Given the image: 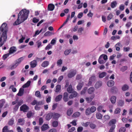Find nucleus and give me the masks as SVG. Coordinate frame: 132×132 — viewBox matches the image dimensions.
<instances>
[{
    "mask_svg": "<svg viewBox=\"0 0 132 132\" xmlns=\"http://www.w3.org/2000/svg\"><path fill=\"white\" fill-rule=\"evenodd\" d=\"M31 81L30 80H28L27 82L22 86V88H26L28 87H29L30 85Z\"/></svg>",
    "mask_w": 132,
    "mask_h": 132,
    "instance_id": "obj_19",
    "label": "nucleus"
},
{
    "mask_svg": "<svg viewBox=\"0 0 132 132\" xmlns=\"http://www.w3.org/2000/svg\"><path fill=\"white\" fill-rule=\"evenodd\" d=\"M7 126H5L3 129V132H7Z\"/></svg>",
    "mask_w": 132,
    "mask_h": 132,
    "instance_id": "obj_64",
    "label": "nucleus"
},
{
    "mask_svg": "<svg viewBox=\"0 0 132 132\" xmlns=\"http://www.w3.org/2000/svg\"><path fill=\"white\" fill-rule=\"evenodd\" d=\"M108 58H99L98 62L101 64L105 63L107 60Z\"/></svg>",
    "mask_w": 132,
    "mask_h": 132,
    "instance_id": "obj_15",
    "label": "nucleus"
},
{
    "mask_svg": "<svg viewBox=\"0 0 132 132\" xmlns=\"http://www.w3.org/2000/svg\"><path fill=\"white\" fill-rule=\"evenodd\" d=\"M102 115L99 113H97L96 114V117L98 119H101L102 117Z\"/></svg>",
    "mask_w": 132,
    "mask_h": 132,
    "instance_id": "obj_34",
    "label": "nucleus"
},
{
    "mask_svg": "<svg viewBox=\"0 0 132 132\" xmlns=\"http://www.w3.org/2000/svg\"><path fill=\"white\" fill-rule=\"evenodd\" d=\"M118 91V89L116 87H114L112 88L111 91L113 93H116Z\"/></svg>",
    "mask_w": 132,
    "mask_h": 132,
    "instance_id": "obj_41",
    "label": "nucleus"
},
{
    "mask_svg": "<svg viewBox=\"0 0 132 132\" xmlns=\"http://www.w3.org/2000/svg\"><path fill=\"white\" fill-rule=\"evenodd\" d=\"M110 116L108 115L104 116L102 119L103 122H104L105 121L108 120L110 119Z\"/></svg>",
    "mask_w": 132,
    "mask_h": 132,
    "instance_id": "obj_24",
    "label": "nucleus"
},
{
    "mask_svg": "<svg viewBox=\"0 0 132 132\" xmlns=\"http://www.w3.org/2000/svg\"><path fill=\"white\" fill-rule=\"evenodd\" d=\"M37 45L38 48H39L41 45L42 42L39 41H38L37 42Z\"/></svg>",
    "mask_w": 132,
    "mask_h": 132,
    "instance_id": "obj_62",
    "label": "nucleus"
},
{
    "mask_svg": "<svg viewBox=\"0 0 132 132\" xmlns=\"http://www.w3.org/2000/svg\"><path fill=\"white\" fill-rule=\"evenodd\" d=\"M52 47L51 45L50 44H49L45 48V50H48Z\"/></svg>",
    "mask_w": 132,
    "mask_h": 132,
    "instance_id": "obj_63",
    "label": "nucleus"
},
{
    "mask_svg": "<svg viewBox=\"0 0 132 132\" xmlns=\"http://www.w3.org/2000/svg\"><path fill=\"white\" fill-rule=\"evenodd\" d=\"M68 94L67 93H65L63 94V99L65 102H67L68 100Z\"/></svg>",
    "mask_w": 132,
    "mask_h": 132,
    "instance_id": "obj_10",
    "label": "nucleus"
},
{
    "mask_svg": "<svg viewBox=\"0 0 132 132\" xmlns=\"http://www.w3.org/2000/svg\"><path fill=\"white\" fill-rule=\"evenodd\" d=\"M24 89L23 88H20L19 90L18 93L17 94L18 95L20 96H21L23 94Z\"/></svg>",
    "mask_w": 132,
    "mask_h": 132,
    "instance_id": "obj_20",
    "label": "nucleus"
},
{
    "mask_svg": "<svg viewBox=\"0 0 132 132\" xmlns=\"http://www.w3.org/2000/svg\"><path fill=\"white\" fill-rule=\"evenodd\" d=\"M91 112L89 108L87 109L86 110L85 113L87 115H89L91 114Z\"/></svg>",
    "mask_w": 132,
    "mask_h": 132,
    "instance_id": "obj_42",
    "label": "nucleus"
},
{
    "mask_svg": "<svg viewBox=\"0 0 132 132\" xmlns=\"http://www.w3.org/2000/svg\"><path fill=\"white\" fill-rule=\"evenodd\" d=\"M54 32L51 33L49 31H47L44 34L45 36H48L51 35H54Z\"/></svg>",
    "mask_w": 132,
    "mask_h": 132,
    "instance_id": "obj_40",
    "label": "nucleus"
},
{
    "mask_svg": "<svg viewBox=\"0 0 132 132\" xmlns=\"http://www.w3.org/2000/svg\"><path fill=\"white\" fill-rule=\"evenodd\" d=\"M87 89V87H84V89L81 91V94H85L86 93Z\"/></svg>",
    "mask_w": 132,
    "mask_h": 132,
    "instance_id": "obj_50",
    "label": "nucleus"
},
{
    "mask_svg": "<svg viewBox=\"0 0 132 132\" xmlns=\"http://www.w3.org/2000/svg\"><path fill=\"white\" fill-rule=\"evenodd\" d=\"M94 97V94H93L91 95L89 97H86L85 98V100L87 103H89L92 101Z\"/></svg>",
    "mask_w": 132,
    "mask_h": 132,
    "instance_id": "obj_5",
    "label": "nucleus"
},
{
    "mask_svg": "<svg viewBox=\"0 0 132 132\" xmlns=\"http://www.w3.org/2000/svg\"><path fill=\"white\" fill-rule=\"evenodd\" d=\"M49 62L46 61L43 62L41 65V66L43 67H45L48 66L49 65Z\"/></svg>",
    "mask_w": 132,
    "mask_h": 132,
    "instance_id": "obj_32",
    "label": "nucleus"
},
{
    "mask_svg": "<svg viewBox=\"0 0 132 132\" xmlns=\"http://www.w3.org/2000/svg\"><path fill=\"white\" fill-rule=\"evenodd\" d=\"M80 113L79 112H77L73 114V117H78L80 115Z\"/></svg>",
    "mask_w": 132,
    "mask_h": 132,
    "instance_id": "obj_45",
    "label": "nucleus"
},
{
    "mask_svg": "<svg viewBox=\"0 0 132 132\" xmlns=\"http://www.w3.org/2000/svg\"><path fill=\"white\" fill-rule=\"evenodd\" d=\"M114 82L112 80L109 81L107 82V85L109 87H111L113 86Z\"/></svg>",
    "mask_w": 132,
    "mask_h": 132,
    "instance_id": "obj_17",
    "label": "nucleus"
},
{
    "mask_svg": "<svg viewBox=\"0 0 132 132\" xmlns=\"http://www.w3.org/2000/svg\"><path fill=\"white\" fill-rule=\"evenodd\" d=\"M35 95L36 96L38 97H41L40 92L39 91H37L36 92Z\"/></svg>",
    "mask_w": 132,
    "mask_h": 132,
    "instance_id": "obj_55",
    "label": "nucleus"
},
{
    "mask_svg": "<svg viewBox=\"0 0 132 132\" xmlns=\"http://www.w3.org/2000/svg\"><path fill=\"white\" fill-rule=\"evenodd\" d=\"M21 72L25 76H27L28 75V70H25L24 68L22 69L21 71Z\"/></svg>",
    "mask_w": 132,
    "mask_h": 132,
    "instance_id": "obj_30",
    "label": "nucleus"
},
{
    "mask_svg": "<svg viewBox=\"0 0 132 132\" xmlns=\"http://www.w3.org/2000/svg\"><path fill=\"white\" fill-rule=\"evenodd\" d=\"M71 93V94L69 96V98L70 99L76 97L78 95L77 93L75 91H73Z\"/></svg>",
    "mask_w": 132,
    "mask_h": 132,
    "instance_id": "obj_8",
    "label": "nucleus"
},
{
    "mask_svg": "<svg viewBox=\"0 0 132 132\" xmlns=\"http://www.w3.org/2000/svg\"><path fill=\"white\" fill-rule=\"evenodd\" d=\"M120 43H118L116 44L115 46V47L116 48V50L117 51H119L120 49V48L119 47L120 46Z\"/></svg>",
    "mask_w": 132,
    "mask_h": 132,
    "instance_id": "obj_46",
    "label": "nucleus"
},
{
    "mask_svg": "<svg viewBox=\"0 0 132 132\" xmlns=\"http://www.w3.org/2000/svg\"><path fill=\"white\" fill-rule=\"evenodd\" d=\"M102 85V82L100 81H98L95 84L94 87L96 89H97L101 87Z\"/></svg>",
    "mask_w": 132,
    "mask_h": 132,
    "instance_id": "obj_7",
    "label": "nucleus"
},
{
    "mask_svg": "<svg viewBox=\"0 0 132 132\" xmlns=\"http://www.w3.org/2000/svg\"><path fill=\"white\" fill-rule=\"evenodd\" d=\"M116 125H113L111 127L109 132H114V130L115 128Z\"/></svg>",
    "mask_w": 132,
    "mask_h": 132,
    "instance_id": "obj_43",
    "label": "nucleus"
},
{
    "mask_svg": "<svg viewBox=\"0 0 132 132\" xmlns=\"http://www.w3.org/2000/svg\"><path fill=\"white\" fill-rule=\"evenodd\" d=\"M18 66V65L15 63V64L12 65L10 68L11 70H13L16 68Z\"/></svg>",
    "mask_w": 132,
    "mask_h": 132,
    "instance_id": "obj_48",
    "label": "nucleus"
},
{
    "mask_svg": "<svg viewBox=\"0 0 132 132\" xmlns=\"http://www.w3.org/2000/svg\"><path fill=\"white\" fill-rule=\"evenodd\" d=\"M116 97L115 96H113L110 99V101L112 103L114 104L116 102Z\"/></svg>",
    "mask_w": 132,
    "mask_h": 132,
    "instance_id": "obj_16",
    "label": "nucleus"
},
{
    "mask_svg": "<svg viewBox=\"0 0 132 132\" xmlns=\"http://www.w3.org/2000/svg\"><path fill=\"white\" fill-rule=\"evenodd\" d=\"M5 102L4 99H2L0 100V108L1 109L3 107Z\"/></svg>",
    "mask_w": 132,
    "mask_h": 132,
    "instance_id": "obj_31",
    "label": "nucleus"
},
{
    "mask_svg": "<svg viewBox=\"0 0 132 132\" xmlns=\"http://www.w3.org/2000/svg\"><path fill=\"white\" fill-rule=\"evenodd\" d=\"M118 104L119 105L122 106L124 104V101L122 100H120L118 102Z\"/></svg>",
    "mask_w": 132,
    "mask_h": 132,
    "instance_id": "obj_53",
    "label": "nucleus"
},
{
    "mask_svg": "<svg viewBox=\"0 0 132 132\" xmlns=\"http://www.w3.org/2000/svg\"><path fill=\"white\" fill-rule=\"evenodd\" d=\"M113 17V15L111 13H110L107 16V19L108 20L111 19Z\"/></svg>",
    "mask_w": 132,
    "mask_h": 132,
    "instance_id": "obj_58",
    "label": "nucleus"
},
{
    "mask_svg": "<svg viewBox=\"0 0 132 132\" xmlns=\"http://www.w3.org/2000/svg\"><path fill=\"white\" fill-rule=\"evenodd\" d=\"M20 110L24 112H26L29 109L28 107L26 105L23 104L20 107Z\"/></svg>",
    "mask_w": 132,
    "mask_h": 132,
    "instance_id": "obj_4",
    "label": "nucleus"
},
{
    "mask_svg": "<svg viewBox=\"0 0 132 132\" xmlns=\"http://www.w3.org/2000/svg\"><path fill=\"white\" fill-rule=\"evenodd\" d=\"M49 128V126L47 124H44L41 127V130L42 131H44Z\"/></svg>",
    "mask_w": 132,
    "mask_h": 132,
    "instance_id": "obj_9",
    "label": "nucleus"
},
{
    "mask_svg": "<svg viewBox=\"0 0 132 132\" xmlns=\"http://www.w3.org/2000/svg\"><path fill=\"white\" fill-rule=\"evenodd\" d=\"M54 7L55 6L53 4H50L48 5L47 9L49 11H52L54 9Z\"/></svg>",
    "mask_w": 132,
    "mask_h": 132,
    "instance_id": "obj_11",
    "label": "nucleus"
},
{
    "mask_svg": "<svg viewBox=\"0 0 132 132\" xmlns=\"http://www.w3.org/2000/svg\"><path fill=\"white\" fill-rule=\"evenodd\" d=\"M83 86L82 83H79L77 87V88L78 90H80Z\"/></svg>",
    "mask_w": 132,
    "mask_h": 132,
    "instance_id": "obj_28",
    "label": "nucleus"
},
{
    "mask_svg": "<svg viewBox=\"0 0 132 132\" xmlns=\"http://www.w3.org/2000/svg\"><path fill=\"white\" fill-rule=\"evenodd\" d=\"M117 4L116 1H114L111 3L110 6L112 8H114L117 6Z\"/></svg>",
    "mask_w": 132,
    "mask_h": 132,
    "instance_id": "obj_35",
    "label": "nucleus"
},
{
    "mask_svg": "<svg viewBox=\"0 0 132 132\" xmlns=\"http://www.w3.org/2000/svg\"><path fill=\"white\" fill-rule=\"evenodd\" d=\"M90 109L91 113H93L96 111V108L95 106H92Z\"/></svg>",
    "mask_w": 132,
    "mask_h": 132,
    "instance_id": "obj_44",
    "label": "nucleus"
},
{
    "mask_svg": "<svg viewBox=\"0 0 132 132\" xmlns=\"http://www.w3.org/2000/svg\"><path fill=\"white\" fill-rule=\"evenodd\" d=\"M67 91L69 93H71L73 91V89L72 88L71 85H70L67 89Z\"/></svg>",
    "mask_w": 132,
    "mask_h": 132,
    "instance_id": "obj_27",
    "label": "nucleus"
},
{
    "mask_svg": "<svg viewBox=\"0 0 132 132\" xmlns=\"http://www.w3.org/2000/svg\"><path fill=\"white\" fill-rule=\"evenodd\" d=\"M107 74L105 72H103L98 73V77L100 78H102L105 76Z\"/></svg>",
    "mask_w": 132,
    "mask_h": 132,
    "instance_id": "obj_18",
    "label": "nucleus"
},
{
    "mask_svg": "<svg viewBox=\"0 0 132 132\" xmlns=\"http://www.w3.org/2000/svg\"><path fill=\"white\" fill-rule=\"evenodd\" d=\"M34 131L35 132H39L40 130L38 126H34Z\"/></svg>",
    "mask_w": 132,
    "mask_h": 132,
    "instance_id": "obj_38",
    "label": "nucleus"
},
{
    "mask_svg": "<svg viewBox=\"0 0 132 132\" xmlns=\"http://www.w3.org/2000/svg\"><path fill=\"white\" fill-rule=\"evenodd\" d=\"M53 113H48L46 117V119L47 120H50L53 117Z\"/></svg>",
    "mask_w": 132,
    "mask_h": 132,
    "instance_id": "obj_21",
    "label": "nucleus"
},
{
    "mask_svg": "<svg viewBox=\"0 0 132 132\" xmlns=\"http://www.w3.org/2000/svg\"><path fill=\"white\" fill-rule=\"evenodd\" d=\"M121 110L119 108H117L115 110L114 113L115 114H117L120 112Z\"/></svg>",
    "mask_w": 132,
    "mask_h": 132,
    "instance_id": "obj_51",
    "label": "nucleus"
},
{
    "mask_svg": "<svg viewBox=\"0 0 132 132\" xmlns=\"http://www.w3.org/2000/svg\"><path fill=\"white\" fill-rule=\"evenodd\" d=\"M23 60L22 58H19L15 61V63L18 65Z\"/></svg>",
    "mask_w": 132,
    "mask_h": 132,
    "instance_id": "obj_33",
    "label": "nucleus"
},
{
    "mask_svg": "<svg viewBox=\"0 0 132 132\" xmlns=\"http://www.w3.org/2000/svg\"><path fill=\"white\" fill-rule=\"evenodd\" d=\"M95 89L93 87H91L88 89L87 92L88 94H92L95 91Z\"/></svg>",
    "mask_w": 132,
    "mask_h": 132,
    "instance_id": "obj_14",
    "label": "nucleus"
},
{
    "mask_svg": "<svg viewBox=\"0 0 132 132\" xmlns=\"http://www.w3.org/2000/svg\"><path fill=\"white\" fill-rule=\"evenodd\" d=\"M7 30V24L5 23H3L0 29V47L3 45L4 42L6 40Z\"/></svg>",
    "mask_w": 132,
    "mask_h": 132,
    "instance_id": "obj_1",
    "label": "nucleus"
},
{
    "mask_svg": "<svg viewBox=\"0 0 132 132\" xmlns=\"http://www.w3.org/2000/svg\"><path fill=\"white\" fill-rule=\"evenodd\" d=\"M73 112V110L72 109L69 108L68 109L67 112V114L68 116H70L71 115Z\"/></svg>",
    "mask_w": 132,
    "mask_h": 132,
    "instance_id": "obj_36",
    "label": "nucleus"
},
{
    "mask_svg": "<svg viewBox=\"0 0 132 132\" xmlns=\"http://www.w3.org/2000/svg\"><path fill=\"white\" fill-rule=\"evenodd\" d=\"M39 20L36 18H34L32 20V22L34 23H36L38 22Z\"/></svg>",
    "mask_w": 132,
    "mask_h": 132,
    "instance_id": "obj_60",
    "label": "nucleus"
},
{
    "mask_svg": "<svg viewBox=\"0 0 132 132\" xmlns=\"http://www.w3.org/2000/svg\"><path fill=\"white\" fill-rule=\"evenodd\" d=\"M14 119L12 118L9 121L8 124L10 125H12L14 124Z\"/></svg>",
    "mask_w": 132,
    "mask_h": 132,
    "instance_id": "obj_47",
    "label": "nucleus"
},
{
    "mask_svg": "<svg viewBox=\"0 0 132 132\" xmlns=\"http://www.w3.org/2000/svg\"><path fill=\"white\" fill-rule=\"evenodd\" d=\"M89 126L92 129H94L96 127V125L93 123H91L89 125Z\"/></svg>",
    "mask_w": 132,
    "mask_h": 132,
    "instance_id": "obj_59",
    "label": "nucleus"
},
{
    "mask_svg": "<svg viewBox=\"0 0 132 132\" xmlns=\"http://www.w3.org/2000/svg\"><path fill=\"white\" fill-rule=\"evenodd\" d=\"M62 97V95H59L56 97L55 99L56 102H58L61 100Z\"/></svg>",
    "mask_w": 132,
    "mask_h": 132,
    "instance_id": "obj_22",
    "label": "nucleus"
},
{
    "mask_svg": "<svg viewBox=\"0 0 132 132\" xmlns=\"http://www.w3.org/2000/svg\"><path fill=\"white\" fill-rule=\"evenodd\" d=\"M34 113L31 111L28 112L27 114V116L28 118H30L31 116H33Z\"/></svg>",
    "mask_w": 132,
    "mask_h": 132,
    "instance_id": "obj_37",
    "label": "nucleus"
},
{
    "mask_svg": "<svg viewBox=\"0 0 132 132\" xmlns=\"http://www.w3.org/2000/svg\"><path fill=\"white\" fill-rule=\"evenodd\" d=\"M128 89V86L127 85H123L122 87V89L123 91H126Z\"/></svg>",
    "mask_w": 132,
    "mask_h": 132,
    "instance_id": "obj_39",
    "label": "nucleus"
},
{
    "mask_svg": "<svg viewBox=\"0 0 132 132\" xmlns=\"http://www.w3.org/2000/svg\"><path fill=\"white\" fill-rule=\"evenodd\" d=\"M76 74V71L75 70H71L68 74V77L71 78L74 77Z\"/></svg>",
    "mask_w": 132,
    "mask_h": 132,
    "instance_id": "obj_3",
    "label": "nucleus"
},
{
    "mask_svg": "<svg viewBox=\"0 0 132 132\" xmlns=\"http://www.w3.org/2000/svg\"><path fill=\"white\" fill-rule=\"evenodd\" d=\"M126 130L125 127H121L119 129V132H125Z\"/></svg>",
    "mask_w": 132,
    "mask_h": 132,
    "instance_id": "obj_54",
    "label": "nucleus"
},
{
    "mask_svg": "<svg viewBox=\"0 0 132 132\" xmlns=\"http://www.w3.org/2000/svg\"><path fill=\"white\" fill-rule=\"evenodd\" d=\"M29 11L26 9H22L18 15V18L14 23V25H18L23 22L28 17Z\"/></svg>",
    "mask_w": 132,
    "mask_h": 132,
    "instance_id": "obj_2",
    "label": "nucleus"
},
{
    "mask_svg": "<svg viewBox=\"0 0 132 132\" xmlns=\"http://www.w3.org/2000/svg\"><path fill=\"white\" fill-rule=\"evenodd\" d=\"M103 108L104 106L103 105H100L97 107V110L98 111L100 112L101 111Z\"/></svg>",
    "mask_w": 132,
    "mask_h": 132,
    "instance_id": "obj_52",
    "label": "nucleus"
},
{
    "mask_svg": "<svg viewBox=\"0 0 132 132\" xmlns=\"http://www.w3.org/2000/svg\"><path fill=\"white\" fill-rule=\"evenodd\" d=\"M60 116V115L58 113H53V117L54 119H58Z\"/></svg>",
    "mask_w": 132,
    "mask_h": 132,
    "instance_id": "obj_25",
    "label": "nucleus"
},
{
    "mask_svg": "<svg viewBox=\"0 0 132 132\" xmlns=\"http://www.w3.org/2000/svg\"><path fill=\"white\" fill-rule=\"evenodd\" d=\"M18 122L19 123V125H23L24 123V120L23 119H19L18 120Z\"/></svg>",
    "mask_w": 132,
    "mask_h": 132,
    "instance_id": "obj_26",
    "label": "nucleus"
},
{
    "mask_svg": "<svg viewBox=\"0 0 132 132\" xmlns=\"http://www.w3.org/2000/svg\"><path fill=\"white\" fill-rule=\"evenodd\" d=\"M71 51L70 49L66 50L64 52V54L66 55H68L71 52Z\"/></svg>",
    "mask_w": 132,
    "mask_h": 132,
    "instance_id": "obj_56",
    "label": "nucleus"
},
{
    "mask_svg": "<svg viewBox=\"0 0 132 132\" xmlns=\"http://www.w3.org/2000/svg\"><path fill=\"white\" fill-rule=\"evenodd\" d=\"M58 125V122L57 121H54L52 123V126L54 127H56Z\"/></svg>",
    "mask_w": 132,
    "mask_h": 132,
    "instance_id": "obj_49",
    "label": "nucleus"
},
{
    "mask_svg": "<svg viewBox=\"0 0 132 132\" xmlns=\"http://www.w3.org/2000/svg\"><path fill=\"white\" fill-rule=\"evenodd\" d=\"M90 122H87L86 123H83L82 125L83 126L85 127H87L89 124Z\"/></svg>",
    "mask_w": 132,
    "mask_h": 132,
    "instance_id": "obj_57",
    "label": "nucleus"
},
{
    "mask_svg": "<svg viewBox=\"0 0 132 132\" xmlns=\"http://www.w3.org/2000/svg\"><path fill=\"white\" fill-rule=\"evenodd\" d=\"M83 129V128L82 127H78L77 129V131L78 132H81Z\"/></svg>",
    "mask_w": 132,
    "mask_h": 132,
    "instance_id": "obj_61",
    "label": "nucleus"
},
{
    "mask_svg": "<svg viewBox=\"0 0 132 132\" xmlns=\"http://www.w3.org/2000/svg\"><path fill=\"white\" fill-rule=\"evenodd\" d=\"M16 49L15 46H12L10 47L9 49V52L10 54H12L16 51Z\"/></svg>",
    "mask_w": 132,
    "mask_h": 132,
    "instance_id": "obj_12",
    "label": "nucleus"
},
{
    "mask_svg": "<svg viewBox=\"0 0 132 132\" xmlns=\"http://www.w3.org/2000/svg\"><path fill=\"white\" fill-rule=\"evenodd\" d=\"M117 122L116 120L115 119H113L111 120L109 123V126H111L112 125H114Z\"/></svg>",
    "mask_w": 132,
    "mask_h": 132,
    "instance_id": "obj_23",
    "label": "nucleus"
},
{
    "mask_svg": "<svg viewBox=\"0 0 132 132\" xmlns=\"http://www.w3.org/2000/svg\"><path fill=\"white\" fill-rule=\"evenodd\" d=\"M96 78L95 76H92L89 79V81L88 83V85H91L92 82L96 80Z\"/></svg>",
    "mask_w": 132,
    "mask_h": 132,
    "instance_id": "obj_6",
    "label": "nucleus"
},
{
    "mask_svg": "<svg viewBox=\"0 0 132 132\" xmlns=\"http://www.w3.org/2000/svg\"><path fill=\"white\" fill-rule=\"evenodd\" d=\"M56 89L55 91L57 93L59 92L61 90V86L58 85L55 87Z\"/></svg>",
    "mask_w": 132,
    "mask_h": 132,
    "instance_id": "obj_29",
    "label": "nucleus"
},
{
    "mask_svg": "<svg viewBox=\"0 0 132 132\" xmlns=\"http://www.w3.org/2000/svg\"><path fill=\"white\" fill-rule=\"evenodd\" d=\"M37 63L36 60H34L30 63V65L31 68H34L37 65Z\"/></svg>",
    "mask_w": 132,
    "mask_h": 132,
    "instance_id": "obj_13",
    "label": "nucleus"
}]
</instances>
